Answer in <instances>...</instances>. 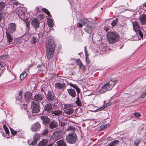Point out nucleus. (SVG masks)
<instances>
[{"instance_id": "obj_1", "label": "nucleus", "mask_w": 146, "mask_h": 146, "mask_svg": "<svg viewBox=\"0 0 146 146\" xmlns=\"http://www.w3.org/2000/svg\"><path fill=\"white\" fill-rule=\"evenodd\" d=\"M118 82L117 78H111L110 80L104 84L99 89V92L103 93L107 91L111 90L113 86Z\"/></svg>"}, {"instance_id": "obj_2", "label": "nucleus", "mask_w": 146, "mask_h": 146, "mask_svg": "<svg viewBox=\"0 0 146 146\" xmlns=\"http://www.w3.org/2000/svg\"><path fill=\"white\" fill-rule=\"evenodd\" d=\"M108 41L110 44H113L119 39V36L115 33L109 32L107 34Z\"/></svg>"}, {"instance_id": "obj_3", "label": "nucleus", "mask_w": 146, "mask_h": 146, "mask_svg": "<svg viewBox=\"0 0 146 146\" xmlns=\"http://www.w3.org/2000/svg\"><path fill=\"white\" fill-rule=\"evenodd\" d=\"M81 22L85 26L84 30L89 34H90L92 32V25L91 22L86 19H83L81 20Z\"/></svg>"}, {"instance_id": "obj_4", "label": "nucleus", "mask_w": 146, "mask_h": 146, "mask_svg": "<svg viewBox=\"0 0 146 146\" xmlns=\"http://www.w3.org/2000/svg\"><path fill=\"white\" fill-rule=\"evenodd\" d=\"M77 136L74 131H71L66 138V141L69 143H75L76 140Z\"/></svg>"}, {"instance_id": "obj_5", "label": "nucleus", "mask_w": 146, "mask_h": 146, "mask_svg": "<svg viewBox=\"0 0 146 146\" xmlns=\"http://www.w3.org/2000/svg\"><path fill=\"white\" fill-rule=\"evenodd\" d=\"M31 108L32 113H35L39 112L40 109L39 102L33 101L31 103Z\"/></svg>"}, {"instance_id": "obj_6", "label": "nucleus", "mask_w": 146, "mask_h": 146, "mask_svg": "<svg viewBox=\"0 0 146 146\" xmlns=\"http://www.w3.org/2000/svg\"><path fill=\"white\" fill-rule=\"evenodd\" d=\"M73 105L71 104H65L64 108L65 109L63 113L66 114L70 115L73 112L74 110L73 109Z\"/></svg>"}, {"instance_id": "obj_7", "label": "nucleus", "mask_w": 146, "mask_h": 146, "mask_svg": "<svg viewBox=\"0 0 146 146\" xmlns=\"http://www.w3.org/2000/svg\"><path fill=\"white\" fill-rule=\"evenodd\" d=\"M17 29V25L14 23H11L8 25V28L6 30V33L13 34Z\"/></svg>"}, {"instance_id": "obj_8", "label": "nucleus", "mask_w": 146, "mask_h": 146, "mask_svg": "<svg viewBox=\"0 0 146 146\" xmlns=\"http://www.w3.org/2000/svg\"><path fill=\"white\" fill-rule=\"evenodd\" d=\"M48 43L46 49L54 50L56 45L54 41L52 39H50L49 38H48Z\"/></svg>"}, {"instance_id": "obj_9", "label": "nucleus", "mask_w": 146, "mask_h": 146, "mask_svg": "<svg viewBox=\"0 0 146 146\" xmlns=\"http://www.w3.org/2000/svg\"><path fill=\"white\" fill-rule=\"evenodd\" d=\"M41 128V124L39 122H37L32 125L31 129L33 131L36 132L39 131Z\"/></svg>"}, {"instance_id": "obj_10", "label": "nucleus", "mask_w": 146, "mask_h": 146, "mask_svg": "<svg viewBox=\"0 0 146 146\" xmlns=\"http://www.w3.org/2000/svg\"><path fill=\"white\" fill-rule=\"evenodd\" d=\"M40 23V21L39 19L35 18L32 20L31 24L36 29L39 27Z\"/></svg>"}, {"instance_id": "obj_11", "label": "nucleus", "mask_w": 146, "mask_h": 146, "mask_svg": "<svg viewBox=\"0 0 146 146\" xmlns=\"http://www.w3.org/2000/svg\"><path fill=\"white\" fill-rule=\"evenodd\" d=\"M44 95L41 94H38L35 95L33 98L34 100H35L39 102V101H44Z\"/></svg>"}, {"instance_id": "obj_12", "label": "nucleus", "mask_w": 146, "mask_h": 146, "mask_svg": "<svg viewBox=\"0 0 146 146\" xmlns=\"http://www.w3.org/2000/svg\"><path fill=\"white\" fill-rule=\"evenodd\" d=\"M52 106L51 104L50 103H48L45 106L44 111H46L48 114H49L50 113L51 114V113H52V112L53 111H52Z\"/></svg>"}, {"instance_id": "obj_13", "label": "nucleus", "mask_w": 146, "mask_h": 146, "mask_svg": "<svg viewBox=\"0 0 146 146\" xmlns=\"http://www.w3.org/2000/svg\"><path fill=\"white\" fill-rule=\"evenodd\" d=\"M33 138L34 140L30 143V141H29V143L30 144L31 146H35L36 145V142L39 138V136L36 133L35 134Z\"/></svg>"}, {"instance_id": "obj_14", "label": "nucleus", "mask_w": 146, "mask_h": 146, "mask_svg": "<svg viewBox=\"0 0 146 146\" xmlns=\"http://www.w3.org/2000/svg\"><path fill=\"white\" fill-rule=\"evenodd\" d=\"M46 49V55L47 58L49 59L52 58L54 56V50L48 49Z\"/></svg>"}, {"instance_id": "obj_15", "label": "nucleus", "mask_w": 146, "mask_h": 146, "mask_svg": "<svg viewBox=\"0 0 146 146\" xmlns=\"http://www.w3.org/2000/svg\"><path fill=\"white\" fill-rule=\"evenodd\" d=\"M24 97L25 100L28 102H30L32 98V94L30 92H26L24 94Z\"/></svg>"}, {"instance_id": "obj_16", "label": "nucleus", "mask_w": 146, "mask_h": 146, "mask_svg": "<svg viewBox=\"0 0 146 146\" xmlns=\"http://www.w3.org/2000/svg\"><path fill=\"white\" fill-rule=\"evenodd\" d=\"M49 123V127L50 129H53L57 128L58 126L57 122L55 120L50 121Z\"/></svg>"}, {"instance_id": "obj_17", "label": "nucleus", "mask_w": 146, "mask_h": 146, "mask_svg": "<svg viewBox=\"0 0 146 146\" xmlns=\"http://www.w3.org/2000/svg\"><path fill=\"white\" fill-rule=\"evenodd\" d=\"M52 137L55 141L59 139L61 137V133L59 131L54 132L53 134Z\"/></svg>"}, {"instance_id": "obj_18", "label": "nucleus", "mask_w": 146, "mask_h": 146, "mask_svg": "<svg viewBox=\"0 0 146 146\" xmlns=\"http://www.w3.org/2000/svg\"><path fill=\"white\" fill-rule=\"evenodd\" d=\"M54 86L56 89L59 90L63 89L66 88L65 84L64 83H61L60 82L56 83Z\"/></svg>"}, {"instance_id": "obj_19", "label": "nucleus", "mask_w": 146, "mask_h": 146, "mask_svg": "<svg viewBox=\"0 0 146 146\" xmlns=\"http://www.w3.org/2000/svg\"><path fill=\"white\" fill-rule=\"evenodd\" d=\"M139 21L142 25H145L146 23V15L143 14L139 17Z\"/></svg>"}, {"instance_id": "obj_20", "label": "nucleus", "mask_w": 146, "mask_h": 146, "mask_svg": "<svg viewBox=\"0 0 146 146\" xmlns=\"http://www.w3.org/2000/svg\"><path fill=\"white\" fill-rule=\"evenodd\" d=\"M40 118L42 120L43 123L46 126L48 124L50 121V118L44 116H41L40 117Z\"/></svg>"}, {"instance_id": "obj_21", "label": "nucleus", "mask_w": 146, "mask_h": 146, "mask_svg": "<svg viewBox=\"0 0 146 146\" xmlns=\"http://www.w3.org/2000/svg\"><path fill=\"white\" fill-rule=\"evenodd\" d=\"M133 27L134 30L136 32L140 29V27L137 21H135L132 23Z\"/></svg>"}, {"instance_id": "obj_22", "label": "nucleus", "mask_w": 146, "mask_h": 146, "mask_svg": "<svg viewBox=\"0 0 146 146\" xmlns=\"http://www.w3.org/2000/svg\"><path fill=\"white\" fill-rule=\"evenodd\" d=\"M67 91L69 95L72 97H75L76 96L75 91L73 89H67Z\"/></svg>"}, {"instance_id": "obj_23", "label": "nucleus", "mask_w": 146, "mask_h": 146, "mask_svg": "<svg viewBox=\"0 0 146 146\" xmlns=\"http://www.w3.org/2000/svg\"><path fill=\"white\" fill-rule=\"evenodd\" d=\"M47 98L51 101H53L54 98L52 92L48 91L46 96Z\"/></svg>"}, {"instance_id": "obj_24", "label": "nucleus", "mask_w": 146, "mask_h": 146, "mask_svg": "<svg viewBox=\"0 0 146 146\" xmlns=\"http://www.w3.org/2000/svg\"><path fill=\"white\" fill-rule=\"evenodd\" d=\"M7 41L9 44H11V42L13 41V39L11 37V34L8 33H6Z\"/></svg>"}, {"instance_id": "obj_25", "label": "nucleus", "mask_w": 146, "mask_h": 146, "mask_svg": "<svg viewBox=\"0 0 146 146\" xmlns=\"http://www.w3.org/2000/svg\"><path fill=\"white\" fill-rule=\"evenodd\" d=\"M48 141L46 139H44L40 141L38 144V146H44L46 145L48 143Z\"/></svg>"}, {"instance_id": "obj_26", "label": "nucleus", "mask_w": 146, "mask_h": 146, "mask_svg": "<svg viewBox=\"0 0 146 146\" xmlns=\"http://www.w3.org/2000/svg\"><path fill=\"white\" fill-rule=\"evenodd\" d=\"M68 85H70L71 87L75 89H76L78 94H79V93L80 92V89L77 86L76 84H73L71 83H69Z\"/></svg>"}, {"instance_id": "obj_27", "label": "nucleus", "mask_w": 146, "mask_h": 146, "mask_svg": "<svg viewBox=\"0 0 146 146\" xmlns=\"http://www.w3.org/2000/svg\"><path fill=\"white\" fill-rule=\"evenodd\" d=\"M52 113L54 115L58 116L60 115H62L63 114V112L61 110H56L53 111L52 112Z\"/></svg>"}, {"instance_id": "obj_28", "label": "nucleus", "mask_w": 146, "mask_h": 146, "mask_svg": "<svg viewBox=\"0 0 146 146\" xmlns=\"http://www.w3.org/2000/svg\"><path fill=\"white\" fill-rule=\"evenodd\" d=\"M56 143L58 146H67L65 142L63 140L58 141Z\"/></svg>"}, {"instance_id": "obj_29", "label": "nucleus", "mask_w": 146, "mask_h": 146, "mask_svg": "<svg viewBox=\"0 0 146 146\" xmlns=\"http://www.w3.org/2000/svg\"><path fill=\"white\" fill-rule=\"evenodd\" d=\"M119 143L118 140H115L111 142L110 144L108 145V146H116V145Z\"/></svg>"}, {"instance_id": "obj_30", "label": "nucleus", "mask_w": 146, "mask_h": 146, "mask_svg": "<svg viewBox=\"0 0 146 146\" xmlns=\"http://www.w3.org/2000/svg\"><path fill=\"white\" fill-rule=\"evenodd\" d=\"M38 39L35 36H33L31 38V42L32 44H35L38 41Z\"/></svg>"}, {"instance_id": "obj_31", "label": "nucleus", "mask_w": 146, "mask_h": 146, "mask_svg": "<svg viewBox=\"0 0 146 146\" xmlns=\"http://www.w3.org/2000/svg\"><path fill=\"white\" fill-rule=\"evenodd\" d=\"M141 139L139 138H136L134 143V146H138L139 144L141 141Z\"/></svg>"}, {"instance_id": "obj_32", "label": "nucleus", "mask_w": 146, "mask_h": 146, "mask_svg": "<svg viewBox=\"0 0 146 146\" xmlns=\"http://www.w3.org/2000/svg\"><path fill=\"white\" fill-rule=\"evenodd\" d=\"M27 76V74L26 73V72L24 71L20 76V80H23Z\"/></svg>"}, {"instance_id": "obj_33", "label": "nucleus", "mask_w": 146, "mask_h": 146, "mask_svg": "<svg viewBox=\"0 0 146 146\" xmlns=\"http://www.w3.org/2000/svg\"><path fill=\"white\" fill-rule=\"evenodd\" d=\"M22 93L21 91H20L18 94V96L17 97V100H19V102L22 98Z\"/></svg>"}, {"instance_id": "obj_34", "label": "nucleus", "mask_w": 146, "mask_h": 146, "mask_svg": "<svg viewBox=\"0 0 146 146\" xmlns=\"http://www.w3.org/2000/svg\"><path fill=\"white\" fill-rule=\"evenodd\" d=\"M118 20L117 19L113 20L111 23V25L112 27H114L117 24Z\"/></svg>"}, {"instance_id": "obj_35", "label": "nucleus", "mask_w": 146, "mask_h": 146, "mask_svg": "<svg viewBox=\"0 0 146 146\" xmlns=\"http://www.w3.org/2000/svg\"><path fill=\"white\" fill-rule=\"evenodd\" d=\"M76 103L77 105L79 106H81L82 105L81 102L79 99V97L78 96L77 98V100L76 101Z\"/></svg>"}, {"instance_id": "obj_36", "label": "nucleus", "mask_w": 146, "mask_h": 146, "mask_svg": "<svg viewBox=\"0 0 146 146\" xmlns=\"http://www.w3.org/2000/svg\"><path fill=\"white\" fill-rule=\"evenodd\" d=\"M5 6V3L2 2H0V11L2 10Z\"/></svg>"}, {"instance_id": "obj_37", "label": "nucleus", "mask_w": 146, "mask_h": 146, "mask_svg": "<svg viewBox=\"0 0 146 146\" xmlns=\"http://www.w3.org/2000/svg\"><path fill=\"white\" fill-rule=\"evenodd\" d=\"M25 22L26 24V26L27 27V28L29 29V28L30 23L28 21L27 19H26L25 21Z\"/></svg>"}, {"instance_id": "obj_38", "label": "nucleus", "mask_w": 146, "mask_h": 146, "mask_svg": "<svg viewBox=\"0 0 146 146\" xmlns=\"http://www.w3.org/2000/svg\"><path fill=\"white\" fill-rule=\"evenodd\" d=\"M3 128L5 130L6 133L8 134L9 133V132L8 128L5 125H3Z\"/></svg>"}, {"instance_id": "obj_39", "label": "nucleus", "mask_w": 146, "mask_h": 146, "mask_svg": "<svg viewBox=\"0 0 146 146\" xmlns=\"http://www.w3.org/2000/svg\"><path fill=\"white\" fill-rule=\"evenodd\" d=\"M10 129L11 130V134L13 135H15L17 133H18L20 132V131H18V132H17V131L14 130L11 128H10Z\"/></svg>"}, {"instance_id": "obj_40", "label": "nucleus", "mask_w": 146, "mask_h": 146, "mask_svg": "<svg viewBox=\"0 0 146 146\" xmlns=\"http://www.w3.org/2000/svg\"><path fill=\"white\" fill-rule=\"evenodd\" d=\"M138 35H139V36L141 38H143V35L141 31L139 30L138 31H137L136 32H135Z\"/></svg>"}, {"instance_id": "obj_41", "label": "nucleus", "mask_w": 146, "mask_h": 146, "mask_svg": "<svg viewBox=\"0 0 146 146\" xmlns=\"http://www.w3.org/2000/svg\"><path fill=\"white\" fill-rule=\"evenodd\" d=\"M48 133V131L46 129H45L41 133V135H46Z\"/></svg>"}, {"instance_id": "obj_42", "label": "nucleus", "mask_w": 146, "mask_h": 146, "mask_svg": "<svg viewBox=\"0 0 146 146\" xmlns=\"http://www.w3.org/2000/svg\"><path fill=\"white\" fill-rule=\"evenodd\" d=\"M67 131L71 130V131H75V128L71 126H68L67 129Z\"/></svg>"}, {"instance_id": "obj_43", "label": "nucleus", "mask_w": 146, "mask_h": 146, "mask_svg": "<svg viewBox=\"0 0 146 146\" xmlns=\"http://www.w3.org/2000/svg\"><path fill=\"white\" fill-rule=\"evenodd\" d=\"M79 69L81 70L82 72H84L85 70V66L82 64L79 66Z\"/></svg>"}, {"instance_id": "obj_44", "label": "nucleus", "mask_w": 146, "mask_h": 146, "mask_svg": "<svg viewBox=\"0 0 146 146\" xmlns=\"http://www.w3.org/2000/svg\"><path fill=\"white\" fill-rule=\"evenodd\" d=\"M76 63L77 65L79 66L82 65L83 64L79 59H77L76 61Z\"/></svg>"}, {"instance_id": "obj_45", "label": "nucleus", "mask_w": 146, "mask_h": 146, "mask_svg": "<svg viewBox=\"0 0 146 146\" xmlns=\"http://www.w3.org/2000/svg\"><path fill=\"white\" fill-rule=\"evenodd\" d=\"M146 95V93L145 91L143 92L141 94L140 97L141 98H144Z\"/></svg>"}, {"instance_id": "obj_46", "label": "nucleus", "mask_w": 146, "mask_h": 146, "mask_svg": "<svg viewBox=\"0 0 146 146\" xmlns=\"http://www.w3.org/2000/svg\"><path fill=\"white\" fill-rule=\"evenodd\" d=\"M110 125V123H108L105 125H104L103 126H102V129H105L107 127H109Z\"/></svg>"}, {"instance_id": "obj_47", "label": "nucleus", "mask_w": 146, "mask_h": 146, "mask_svg": "<svg viewBox=\"0 0 146 146\" xmlns=\"http://www.w3.org/2000/svg\"><path fill=\"white\" fill-rule=\"evenodd\" d=\"M43 10L45 12V13L48 15L49 16L50 15V13L47 9L44 8L43 9Z\"/></svg>"}, {"instance_id": "obj_48", "label": "nucleus", "mask_w": 146, "mask_h": 146, "mask_svg": "<svg viewBox=\"0 0 146 146\" xmlns=\"http://www.w3.org/2000/svg\"><path fill=\"white\" fill-rule=\"evenodd\" d=\"M134 115L135 116L137 117H139L141 115L139 113L136 112L134 113Z\"/></svg>"}, {"instance_id": "obj_49", "label": "nucleus", "mask_w": 146, "mask_h": 146, "mask_svg": "<svg viewBox=\"0 0 146 146\" xmlns=\"http://www.w3.org/2000/svg\"><path fill=\"white\" fill-rule=\"evenodd\" d=\"M5 65V64L2 62H0V66L1 67H4Z\"/></svg>"}, {"instance_id": "obj_50", "label": "nucleus", "mask_w": 146, "mask_h": 146, "mask_svg": "<svg viewBox=\"0 0 146 146\" xmlns=\"http://www.w3.org/2000/svg\"><path fill=\"white\" fill-rule=\"evenodd\" d=\"M38 17L40 19H43L44 18V16L43 15H38Z\"/></svg>"}, {"instance_id": "obj_51", "label": "nucleus", "mask_w": 146, "mask_h": 146, "mask_svg": "<svg viewBox=\"0 0 146 146\" xmlns=\"http://www.w3.org/2000/svg\"><path fill=\"white\" fill-rule=\"evenodd\" d=\"M48 25L49 27H52L53 26V23H50L48 22Z\"/></svg>"}, {"instance_id": "obj_52", "label": "nucleus", "mask_w": 146, "mask_h": 146, "mask_svg": "<svg viewBox=\"0 0 146 146\" xmlns=\"http://www.w3.org/2000/svg\"><path fill=\"white\" fill-rule=\"evenodd\" d=\"M77 27H78L79 28H82L83 27V25L81 23H78Z\"/></svg>"}, {"instance_id": "obj_53", "label": "nucleus", "mask_w": 146, "mask_h": 146, "mask_svg": "<svg viewBox=\"0 0 146 146\" xmlns=\"http://www.w3.org/2000/svg\"><path fill=\"white\" fill-rule=\"evenodd\" d=\"M42 67H44V66L43 65H38L37 66V68H41Z\"/></svg>"}, {"instance_id": "obj_54", "label": "nucleus", "mask_w": 146, "mask_h": 146, "mask_svg": "<svg viewBox=\"0 0 146 146\" xmlns=\"http://www.w3.org/2000/svg\"><path fill=\"white\" fill-rule=\"evenodd\" d=\"M104 108L103 107L101 108L98 109L97 110H98V111H99L100 110H102L103 109H104Z\"/></svg>"}, {"instance_id": "obj_55", "label": "nucleus", "mask_w": 146, "mask_h": 146, "mask_svg": "<svg viewBox=\"0 0 146 146\" xmlns=\"http://www.w3.org/2000/svg\"><path fill=\"white\" fill-rule=\"evenodd\" d=\"M54 145V143H51L48 144L47 146H53V145Z\"/></svg>"}, {"instance_id": "obj_56", "label": "nucleus", "mask_w": 146, "mask_h": 146, "mask_svg": "<svg viewBox=\"0 0 146 146\" xmlns=\"http://www.w3.org/2000/svg\"><path fill=\"white\" fill-rule=\"evenodd\" d=\"M104 29L106 31H107L109 29V28L107 27H105Z\"/></svg>"}, {"instance_id": "obj_57", "label": "nucleus", "mask_w": 146, "mask_h": 146, "mask_svg": "<svg viewBox=\"0 0 146 146\" xmlns=\"http://www.w3.org/2000/svg\"><path fill=\"white\" fill-rule=\"evenodd\" d=\"M3 18V16L1 15V14L0 13V21H1V19H2Z\"/></svg>"}, {"instance_id": "obj_58", "label": "nucleus", "mask_w": 146, "mask_h": 146, "mask_svg": "<svg viewBox=\"0 0 146 146\" xmlns=\"http://www.w3.org/2000/svg\"><path fill=\"white\" fill-rule=\"evenodd\" d=\"M30 68L28 67L27 68L26 70L29 72Z\"/></svg>"}, {"instance_id": "obj_59", "label": "nucleus", "mask_w": 146, "mask_h": 146, "mask_svg": "<svg viewBox=\"0 0 146 146\" xmlns=\"http://www.w3.org/2000/svg\"><path fill=\"white\" fill-rule=\"evenodd\" d=\"M143 6L146 7V2L143 3Z\"/></svg>"}, {"instance_id": "obj_60", "label": "nucleus", "mask_w": 146, "mask_h": 146, "mask_svg": "<svg viewBox=\"0 0 146 146\" xmlns=\"http://www.w3.org/2000/svg\"><path fill=\"white\" fill-rule=\"evenodd\" d=\"M33 64H31L30 65L28 66V67L30 68V67H31L32 66H33Z\"/></svg>"}, {"instance_id": "obj_61", "label": "nucleus", "mask_w": 146, "mask_h": 146, "mask_svg": "<svg viewBox=\"0 0 146 146\" xmlns=\"http://www.w3.org/2000/svg\"><path fill=\"white\" fill-rule=\"evenodd\" d=\"M14 4L15 5H18L17 3V2H15L14 3Z\"/></svg>"}, {"instance_id": "obj_62", "label": "nucleus", "mask_w": 146, "mask_h": 146, "mask_svg": "<svg viewBox=\"0 0 146 146\" xmlns=\"http://www.w3.org/2000/svg\"><path fill=\"white\" fill-rule=\"evenodd\" d=\"M86 62H88V63H89V62H88V61H87V58L86 57Z\"/></svg>"}, {"instance_id": "obj_63", "label": "nucleus", "mask_w": 146, "mask_h": 146, "mask_svg": "<svg viewBox=\"0 0 146 146\" xmlns=\"http://www.w3.org/2000/svg\"><path fill=\"white\" fill-rule=\"evenodd\" d=\"M29 38V36H27V38H25V40H27Z\"/></svg>"}, {"instance_id": "obj_64", "label": "nucleus", "mask_w": 146, "mask_h": 146, "mask_svg": "<svg viewBox=\"0 0 146 146\" xmlns=\"http://www.w3.org/2000/svg\"><path fill=\"white\" fill-rule=\"evenodd\" d=\"M85 53H86V47L85 46Z\"/></svg>"}]
</instances>
